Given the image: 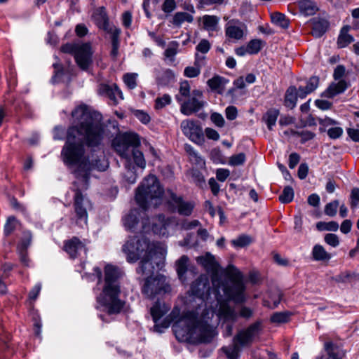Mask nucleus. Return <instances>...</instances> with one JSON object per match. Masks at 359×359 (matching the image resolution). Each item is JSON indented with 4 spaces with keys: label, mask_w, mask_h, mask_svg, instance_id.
<instances>
[{
    "label": "nucleus",
    "mask_w": 359,
    "mask_h": 359,
    "mask_svg": "<svg viewBox=\"0 0 359 359\" xmlns=\"http://www.w3.org/2000/svg\"><path fill=\"white\" fill-rule=\"evenodd\" d=\"M312 256L316 261H329L331 259V255L328 253L320 245H316L312 250Z\"/></svg>",
    "instance_id": "nucleus-35"
},
{
    "label": "nucleus",
    "mask_w": 359,
    "mask_h": 359,
    "mask_svg": "<svg viewBox=\"0 0 359 359\" xmlns=\"http://www.w3.org/2000/svg\"><path fill=\"white\" fill-rule=\"evenodd\" d=\"M194 20L193 16L186 12H177L175 14L172 23L176 26H180L183 22H192Z\"/></svg>",
    "instance_id": "nucleus-43"
},
{
    "label": "nucleus",
    "mask_w": 359,
    "mask_h": 359,
    "mask_svg": "<svg viewBox=\"0 0 359 359\" xmlns=\"http://www.w3.org/2000/svg\"><path fill=\"white\" fill-rule=\"evenodd\" d=\"M211 121L218 127H223L225 123V121L222 114L215 112L210 116Z\"/></svg>",
    "instance_id": "nucleus-62"
},
{
    "label": "nucleus",
    "mask_w": 359,
    "mask_h": 359,
    "mask_svg": "<svg viewBox=\"0 0 359 359\" xmlns=\"http://www.w3.org/2000/svg\"><path fill=\"white\" fill-rule=\"evenodd\" d=\"M200 20L203 22L204 29L208 32L216 31L218 27L219 18L215 15H205Z\"/></svg>",
    "instance_id": "nucleus-32"
},
{
    "label": "nucleus",
    "mask_w": 359,
    "mask_h": 359,
    "mask_svg": "<svg viewBox=\"0 0 359 359\" xmlns=\"http://www.w3.org/2000/svg\"><path fill=\"white\" fill-rule=\"evenodd\" d=\"M191 178L193 182L199 187H202L205 184L203 175L198 170H193L191 171Z\"/></svg>",
    "instance_id": "nucleus-58"
},
{
    "label": "nucleus",
    "mask_w": 359,
    "mask_h": 359,
    "mask_svg": "<svg viewBox=\"0 0 359 359\" xmlns=\"http://www.w3.org/2000/svg\"><path fill=\"white\" fill-rule=\"evenodd\" d=\"M170 223V218H166L163 215H158L153 219L152 226H151L149 218L142 217V232L147 233L152 230L156 234L165 236L168 234V226Z\"/></svg>",
    "instance_id": "nucleus-12"
},
{
    "label": "nucleus",
    "mask_w": 359,
    "mask_h": 359,
    "mask_svg": "<svg viewBox=\"0 0 359 359\" xmlns=\"http://www.w3.org/2000/svg\"><path fill=\"white\" fill-rule=\"evenodd\" d=\"M163 189L154 175H149L144 179L138 187L135 194V201L144 210L150 207L156 208L161 203Z\"/></svg>",
    "instance_id": "nucleus-8"
},
{
    "label": "nucleus",
    "mask_w": 359,
    "mask_h": 359,
    "mask_svg": "<svg viewBox=\"0 0 359 359\" xmlns=\"http://www.w3.org/2000/svg\"><path fill=\"white\" fill-rule=\"evenodd\" d=\"M134 115L139 119L142 123H148L150 121V116L144 111L141 110H135Z\"/></svg>",
    "instance_id": "nucleus-64"
},
{
    "label": "nucleus",
    "mask_w": 359,
    "mask_h": 359,
    "mask_svg": "<svg viewBox=\"0 0 359 359\" xmlns=\"http://www.w3.org/2000/svg\"><path fill=\"white\" fill-rule=\"evenodd\" d=\"M180 104V111L186 116H190L198 112L205 106L203 92L195 89L191 91V95Z\"/></svg>",
    "instance_id": "nucleus-13"
},
{
    "label": "nucleus",
    "mask_w": 359,
    "mask_h": 359,
    "mask_svg": "<svg viewBox=\"0 0 359 359\" xmlns=\"http://www.w3.org/2000/svg\"><path fill=\"white\" fill-rule=\"evenodd\" d=\"M228 83V80L220 76H215L207 81L208 86L212 90L218 93H222L225 85Z\"/></svg>",
    "instance_id": "nucleus-31"
},
{
    "label": "nucleus",
    "mask_w": 359,
    "mask_h": 359,
    "mask_svg": "<svg viewBox=\"0 0 359 359\" xmlns=\"http://www.w3.org/2000/svg\"><path fill=\"white\" fill-rule=\"evenodd\" d=\"M121 31L119 28H111L109 29V34L111 35V50L110 56L116 60L119 55L118 49L120 46V35Z\"/></svg>",
    "instance_id": "nucleus-26"
},
{
    "label": "nucleus",
    "mask_w": 359,
    "mask_h": 359,
    "mask_svg": "<svg viewBox=\"0 0 359 359\" xmlns=\"http://www.w3.org/2000/svg\"><path fill=\"white\" fill-rule=\"evenodd\" d=\"M191 95V87L187 81H184L180 83L179 88V93L175 95V99L181 104L187 98L189 97Z\"/></svg>",
    "instance_id": "nucleus-36"
},
{
    "label": "nucleus",
    "mask_w": 359,
    "mask_h": 359,
    "mask_svg": "<svg viewBox=\"0 0 359 359\" xmlns=\"http://www.w3.org/2000/svg\"><path fill=\"white\" fill-rule=\"evenodd\" d=\"M168 209L172 212H177L182 216L191 215L195 207V203L191 201H187L182 196L177 195L171 190H167L165 194Z\"/></svg>",
    "instance_id": "nucleus-10"
},
{
    "label": "nucleus",
    "mask_w": 359,
    "mask_h": 359,
    "mask_svg": "<svg viewBox=\"0 0 359 359\" xmlns=\"http://www.w3.org/2000/svg\"><path fill=\"white\" fill-rule=\"evenodd\" d=\"M319 79L317 76H311L306 83V86H305L306 89H307V93L313 92L318 86Z\"/></svg>",
    "instance_id": "nucleus-59"
},
{
    "label": "nucleus",
    "mask_w": 359,
    "mask_h": 359,
    "mask_svg": "<svg viewBox=\"0 0 359 359\" xmlns=\"http://www.w3.org/2000/svg\"><path fill=\"white\" fill-rule=\"evenodd\" d=\"M171 102V97L169 95L165 94L155 100V109H161Z\"/></svg>",
    "instance_id": "nucleus-54"
},
{
    "label": "nucleus",
    "mask_w": 359,
    "mask_h": 359,
    "mask_svg": "<svg viewBox=\"0 0 359 359\" xmlns=\"http://www.w3.org/2000/svg\"><path fill=\"white\" fill-rule=\"evenodd\" d=\"M294 190L290 187L287 186L284 188L283 193L279 196V201L282 203H288L294 198Z\"/></svg>",
    "instance_id": "nucleus-46"
},
{
    "label": "nucleus",
    "mask_w": 359,
    "mask_h": 359,
    "mask_svg": "<svg viewBox=\"0 0 359 359\" xmlns=\"http://www.w3.org/2000/svg\"><path fill=\"white\" fill-rule=\"evenodd\" d=\"M137 76L136 73H127L123 75V81L129 89L133 90L137 87Z\"/></svg>",
    "instance_id": "nucleus-47"
},
{
    "label": "nucleus",
    "mask_w": 359,
    "mask_h": 359,
    "mask_svg": "<svg viewBox=\"0 0 359 359\" xmlns=\"http://www.w3.org/2000/svg\"><path fill=\"white\" fill-rule=\"evenodd\" d=\"M326 355H322L317 359H342L344 353L342 350L332 341H327L324 344Z\"/></svg>",
    "instance_id": "nucleus-25"
},
{
    "label": "nucleus",
    "mask_w": 359,
    "mask_h": 359,
    "mask_svg": "<svg viewBox=\"0 0 359 359\" xmlns=\"http://www.w3.org/2000/svg\"><path fill=\"white\" fill-rule=\"evenodd\" d=\"M118 132L115 120L104 119L99 111L91 109V170L104 171L107 168L102 143Z\"/></svg>",
    "instance_id": "nucleus-5"
},
{
    "label": "nucleus",
    "mask_w": 359,
    "mask_h": 359,
    "mask_svg": "<svg viewBox=\"0 0 359 359\" xmlns=\"http://www.w3.org/2000/svg\"><path fill=\"white\" fill-rule=\"evenodd\" d=\"M123 250L127 255V261L130 263L137 262L143 256L137 271L148 277H153L156 268L160 269L166 253L161 244L150 243L144 235L130 238L123 245Z\"/></svg>",
    "instance_id": "nucleus-3"
},
{
    "label": "nucleus",
    "mask_w": 359,
    "mask_h": 359,
    "mask_svg": "<svg viewBox=\"0 0 359 359\" xmlns=\"http://www.w3.org/2000/svg\"><path fill=\"white\" fill-rule=\"evenodd\" d=\"M201 73V69L196 65L192 67H187L184 69V76L189 78H194L198 76Z\"/></svg>",
    "instance_id": "nucleus-57"
},
{
    "label": "nucleus",
    "mask_w": 359,
    "mask_h": 359,
    "mask_svg": "<svg viewBox=\"0 0 359 359\" xmlns=\"http://www.w3.org/2000/svg\"><path fill=\"white\" fill-rule=\"evenodd\" d=\"M94 19L96 25L100 29H102L109 34V29L111 28H118L117 27L111 25L109 22L104 7L102 6L96 9L94 13Z\"/></svg>",
    "instance_id": "nucleus-23"
},
{
    "label": "nucleus",
    "mask_w": 359,
    "mask_h": 359,
    "mask_svg": "<svg viewBox=\"0 0 359 359\" xmlns=\"http://www.w3.org/2000/svg\"><path fill=\"white\" fill-rule=\"evenodd\" d=\"M339 206L338 200H334L325 206L324 212L326 215L330 217H334L337 215V209Z\"/></svg>",
    "instance_id": "nucleus-48"
},
{
    "label": "nucleus",
    "mask_w": 359,
    "mask_h": 359,
    "mask_svg": "<svg viewBox=\"0 0 359 359\" xmlns=\"http://www.w3.org/2000/svg\"><path fill=\"white\" fill-rule=\"evenodd\" d=\"M123 177L124 180L130 184H134L137 180L135 167L132 164L130 160L126 161V162Z\"/></svg>",
    "instance_id": "nucleus-33"
},
{
    "label": "nucleus",
    "mask_w": 359,
    "mask_h": 359,
    "mask_svg": "<svg viewBox=\"0 0 359 359\" xmlns=\"http://www.w3.org/2000/svg\"><path fill=\"white\" fill-rule=\"evenodd\" d=\"M262 328V322L256 321L247 328L238 331L233 337V341L242 348L248 346L252 343L255 337L259 334Z\"/></svg>",
    "instance_id": "nucleus-14"
},
{
    "label": "nucleus",
    "mask_w": 359,
    "mask_h": 359,
    "mask_svg": "<svg viewBox=\"0 0 359 359\" xmlns=\"http://www.w3.org/2000/svg\"><path fill=\"white\" fill-rule=\"evenodd\" d=\"M350 26L346 25L342 27L338 37L337 44L339 48H344L353 41V37L348 34Z\"/></svg>",
    "instance_id": "nucleus-34"
},
{
    "label": "nucleus",
    "mask_w": 359,
    "mask_h": 359,
    "mask_svg": "<svg viewBox=\"0 0 359 359\" xmlns=\"http://www.w3.org/2000/svg\"><path fill=\"white\" fill-rule=\"evenodd\" d=\"M212 316L213 311L201 305L196 311H188L172 325L177 339L194 343L210 341L215 334L208 323Z\"/></svg>",
    "instance_id": "nucleus-2"
},
{
    "label": "nucleus",
    "mask_w": 359,
    "mask_h": 359,
    "mask_svg": "<svg viewBox=\"0 0 359 359\" xmlns=\"http://www.w3.org/2000/svg\"><path fill=\"white\" fill-rule=\"evenodd\" d=\"M141 217H145L143 215H141V212L137 209H133L130 212L123 218V224L124 226L131 231H135L137 230L136 226L138 224V218Z\"/></svg>",
    "instance_id": "nucleus-27"
},
{
    "label": "nucleus",
    "mask_w": 359,
    "mask_h": 359,
    "mask_svg": "<svg viewBox=\"0 0 359 359\" xmlns=\"http://www.w3.org/2000/svg\"><path fill=\"white\" fill-rule=\"evenodd\" d=\"M178 47L179 43L177 41H171L169 43L167 48L164 52L165 58L170 60L172 62L174 61L175 56L177 53Z\"/></svg>",
    "instance_id": "nucleus-44"
},
{
    "label": "nucleus",
    "mask_w": 359,
    "mask_h": 359,
    "mask_svg": "<svg viewBox=\"0 0 359 359\" xmlns=\"http://www.w3.org/2000/svg\"><path fill=\"white\" fill-rule=\"evenodd\" d=\"M73 126L67 130V140L61 151L64 163L74 175L76 189L74 196V210L76 223L81 226H88V212L83 203L88 187L90 161L85 153L86 147H90V109L81 104L72 111Z\"/></svg>",
    "instance_id": "nucleus-1"
},
{
    "label": "nucleus",
    "mask_w": 359,
    "mask_h": 359,
    "mask_svg": "<svg viewBox=\"0 0 359 359\" xmlns=\"http://www.w3.org/2000/svg\"><path fill=\"white\" fill-rule=\"evenodd\" d=\"M251 242V238L246 235H242L239 236L238 238L234 239L231 241L233 246L239 248L245 247L248 245Z\"/></svg>",
    "instance_id": "nucleus-53"
},
{
    "label": "nucleus",
    "mask_w": 359,
    "mask_h": 359,
    "mask_svg": "<svg viewBox=\"0 0 359 359\" xmlns=\"http://www.w3.org/2000/svg\"><path fill=\"white\" fill-rule=\"evenodd\" d=\"M64 248L72 259L81 256V253H83L86 256L87 255L88 249L86 244L83 243L76 237L66 241Z\"/></svg>",
    "instance_id": "nucleus-19"
},
{
    "label": "nucleus",
    "mask_w": 359,
    "mask_h": 359,
    "mask_svg": "<svg viewBox=\"0 0 359 359\" xmlns=\"http://www.w3.org/2000/svg\"><path fill=\"white\" fill-rule=\"evenodd\" d=\"M18 221L14 217H9L4 225V233L6 236L10 235L16 228Z\"/></svg>",
    "instance_id": "nucleus-52"
},
{
    "label": "nucleus",
    "mask_w": 359,
    "mask_h": 359,
    "mask_svg": "<svg viewBox=\"0 0 359 359\" xmlns=\"http://www.w3.org/2000/svg\"><path fill=\"white\" fill-rule=\"evenodd\" d=\"M297 88L294 86H290L286 91L285 97V104L287 107L293 109L297 104Z\"/></svg>",
    "instance_id": "nucleus-38"
},
{
    "label": "nucleus",
    "mask_w": 359,
    "mask_h": 359,
    "mask_svg": "<svg viewBox=\"0 0 359 359\" xmlns=\"http://www.w3.org/2000/svg\"><path fill=\"white\" fill-rule=\"evenodd\" d=\"M359 203V188L354 187L350 194V205L352 209L355 208Z\"/></svg>",
    "instance_id": "nucleus-56"
},
{
    "label": "nucleus",
    "mask_w": 359,
    "mask_h": 359,
    "mask_svg": "<svg viewBox=\"0 0 359 359\" xmlns=\"http://www.w3.org/2000/svg\"><path fill=\"white\" fill-rule=\"evenodd\" d=\"M225 273L231 280V283H224L219 278V284L213 287L217 295H220V290L224 292L228 300H231L236 304H241L245 302V286L243 281L242 273L233 265H229L225 269Z\"/></svg>",
    "instance_id": "nucleus-7"
},
{
    "label": "nucleus",
    "mask_w": 359,
    "mask_h": 359,
    "mask_svg": "<svg viewBox=\"0 0 359 359\" xmlns=\"http://www.w3.org/2000/svg\"><path fill=\"white\" fill-rule=\"evenodd\" d=\"M350 83L344 79L338 82H332L328 88L322 93V96L327 98H332L334 96L344 93L348 87Z\"/></svg>",
    "instance_id": "nucleus-24"
},
{
    "label": "nucleus",
    "mask_w": 359,
    "mask_h": 359,
    "mask_svg": "<svg viewBox=\"0 0 359 359\" xmlns=\"http://www.w3.org/2000/svg\"><path fill=\"white\" fill-rule=\"evenodd\" d=\"M245 154L244 153H239L229 158V164L231 166L241 165L245 163Z\"/></svg>",
    "instance_id": "nucleus-51"
},
{
    "label": "nucleus",
    "mask_w": 359,
    "mask_h": 359,
    "mask_svg": "<svg viewBox=\"0 0 359 359\" xmlns=\"http://www.w3.org/2000/svg\"><path fill=\"white\" fill-rule=\"evenodd\" d=\"M116 153L126 161L133 157L137 166L142 169L146 167V161L143 153L139 149L140 139L135 133H123L116 135L111 143Z\"/></svg>",
    "instance_id": "nucleus-6"
},
{
    "label": "nucleus",
    "mask_w": 359,
    "mask_h": 359,
    "mask_svg": "<svg viewBox=\"0 0 359 359\" xmlns=\"http://www.w3.org/2000/svg\"><path fill=\"white\" fill-rule=\"evenodd\" d=\"M290 315L287 312H276L271 316V321L273 323H284L289 320Z\"/></svg>",
    "instance_id": "nucleus-50"
},
{
    "label": "nucleus",
    "mask_w": 359,
    "mask_h": 359,
    "mask_svg": "<svg viewBox=\"0 0 359 359\" xmlns=\"http://www.w3.org/2000/svg\"><path fill=\"white\" fill-rule=\"evenodd\" d=\"M316 228L319 231H337L339 229V224L334 221L328 222H319L316 224Z\"/></svg>",
    "instance_id": "nucleus-45"
},
{
    "label": "nucleus",
    "mask_w": 359,
    "mask_h": 359,
    "mask_svg": "<svg viewBox=\"0 0 359 359\" xmlns=\"http://www.w3.org/2000/svg\"><path fill=\"white\" fill-rule=\"evenodd\" d=\"M246 32V26L238 21L231 20L225 27L226 36L235 40L241 39Z\"/></svg>",
    "instance_id": "nucleus-22"
},
{
    "label": "nucleus",
    "mask_w": 359,
    "mask_h": 359,
    "mask_svg": "<svg viewBox=\"0 0 359 359\" xmlns=\"http://www.w3.org/2000/svg\"><path fill=\"white\" fill-rule=\"evenodd\" d=\"M170 291V286L166 283L163 276L148 277L145 279L142 287V292L149 299H153L156 294L167 293Z\"/></svg>",
    "instance_id": "nucleus-11"
},
{
    "label": "nucleus",
    "mask_w": 359,
    "mask_h": 359,
    "mask_svg": "<svg viewBox=\"0 0 359 359\" xmlns=\"http://www.w3.org/2000/svg\"><path fill=\"white\" fill-rule=\"evenodd\" d=\"M176 8L175 0H165L162 5V10L167 13H171Z\"/></svg>",
    "instance_id": "nucleus-63"
},
{
    "label": "nucleus",
    "mask_w": 359,
    "mask_h": 359,
    "mask_svg": "<svg viewBox=\"0 0 359 359\" xmlns=\"http://www.w3.org/2000/svg\"><path fill=\"white\" fill-rule=\"evenodd\" d=\"M298 6L300 13L305 16L313 15L318 11L316 3L311 0H300Z\"/></svg>",
    "instance_id": "nucleus-29"
},
{
    "label": "nucleus",
    "mask_w": 359,
    "mask_h": 359,
    "mask_svg": "<svg viewBox=\"0 0 359 359\" xmlns=\"http://www.w3.org/2000/svg\"><path fill=\"white\" fill-rule=\"evenodd\" d=\"M279 115V111L275 109H269L264 116L263 119L267 125L269 130H271L276 125Z\"/></svg>",
    "instance_id": "nucleus-40"
},
{
    "label": "nucleus",
    "mask_w": 359,
    "mask_h": 359,
    "mask_svg": "<svg viewBox=\"0 0 359 359\" xmlns=\"http://www.w3.org/2000/svg\"><path fill=\"white\" fill-rule=\"evenodd\" d=\"M180 126L184 135L193 142H198L202 140L203 130L196 121L189 119L184 120Z\"/></svg>",
    "instance_id": "nucleus-18"
},
{
    "label": "nucleus",
    "mask_w": 359,
    "mask_h": 359,
    "mask_svg": "<svg viewBox=\"0 0 359 359\" xmlns=\"http://www.w3.org/2000/svg\"><path fill=\"white\" fill-rule=\"evenodd\" d=\"M271 22L283 29H287L289 27L290 21L286 16L278 12L273 13L271 14Z\"/></svg>",
    "instance_id": "nucleus-39"
},
{
    "label": "nucleus",
    "mask_w": 359,
    "mask_h": 359,
    "mask_svg": "<svg viewBox=\"0 0 359 359\" xmlns=\"http://www.w3.org/2000/svg\"><path fill=\"white\" fill-rule=\"evenodd\" d=\"M353 278L359 279V274L345 272L338 275L336 277V280L338 282L346 283L351 281Z\"/></svg>",
    "instance_id": "nucleus-55"
},
{
    "label": "nucleus",
    "mask_w": 359,
    "mask_h": 359,
    "mask_svg": "<svg viewBox=\"0 0 359 359\" xmlns=\"http://www.w3.org/2000/svg\"><path fill=\"white\" fill-rule=\"evenodd\" d=\"M324 240L326 243L335 248L339 245V237L334 233H327L325 235Z\"/></svg>",
    "instance_id": "nucleus-60"
},
{
    "label": "nucleus",
    "mask_w": 359,
    "mask_h": 359,
    "mask_svg": "<svg viewBox=\"0 0 359 359\" xmlns=\"http://www.w3.org/2000/svg\"><path fill=\"white\" fill-rule=\"evenodd\" d=\"M97 93L100 95H104L108 97L114 105L117 104L119 100L123 99L121 90L116 84L112 86L104 84L100 85L97 89Z\"/></svg>",
    "instance_id": "nucleus-20"
},
{
    "label": "nucleus",
    "mask_w": 359,
    "mask_h": 359,
    "mask_svg": "<svg viewBox=\"0 0 359 359\" xmlns=\"http://www.w3.org/2000/svg\"><path fill=\"white\" fill-rule=\"evenodd\" d=\"M218 304L217 316L219 319L224 323H234L236 321L238 314L233 308L230 306L227 302L218 299Z\"/></svg>",
    "instance_id": "nucleus-21"
},
{
    "label": "nucleus",
    "mask_w": 359,
    "mask_h": 359,
    "mask_svg": "<svg viewBox=\"0 0 359 359\" xmlns=\"http://www.w3.org/2000/svg\"><path fill=\"white\" fill-rule=\"evenodd\" d=\"M61 51L74 55L78 66L88 70L90 65V43H67L61 46Z\"/></svg>",
    "instance_id": "nucleus-9"
},
{
    "label": "nucleus",
    "mask_w": 359,
    "mask_h": 359,
    "mask_svg": "<svg viewBox=\"0 0 359 359\" xmlns=\"http://www.w3.org/2000/svg\"><path fill=\"white\" fill-rule=\"evenodd\" d=\"M311 22L313 25L311 34L316 38L322 36L329 27L328 21L323 18H313Z\"/></svg>",
    "instance_id": "nucleus-28"
},
{
    "label": "nucleus",
    "mask_w": 359,
    "mask_h": 359,
    "mask_svg": "<svg viewBox=\"0 0 359 359\" xmlns=\"http://www.w3.org/2000/svg\"><path fill=\"white\" fill-rule=\"evenodd\" d=\"M262 41L259 39H253L248 42L247 44V48L248 50V54H257L262 49Z\"/></svg>",
    "instance_id": "nucleus-49"
},
{
    "label": "nucleus",
    "mask_w": 359,
    "mask_h": 359,
    "mask_svg": "<svg viewBox=\"0 0 359 359\" xmlns=\"http://www.w3.org/2000/svg\"><path fill=\"white\" fill-rule=\"evenodd\" d=\"M157 84L161 86H166L175 80V74L170 69L162 71L157 76Z\"/></svg>",
    "instance_id": "nucleus-37"
},
{
    "label": "nucleus",
    "mask_w": 359,
    "mask_h": 359,
    "mask_svg": "<svg viewBox=\"0 0 359 359\" xmlns=\"http://www.w3.org/2000/svg\"><path fill=\"white\" fill-rule=\"evenodd\" d=\"M184 149L189 155L190 161L198 165L204 164V161L196 151L189 144L184 145Z\"/></svg>",
    "instance_id": "nucleus-42"
},
{
    "label": "nucleus",
    "mask_w": 359,
    "mask_h": 359,
    "mask_svg": "<svg viewBox=\"0 0 359 359\" xmlns=\"http://www.w3.org/2000/svg\"><path fill=\"white\" fill-rule=\"evenodd\" d=\"M209 278L206 275H201L191 285L189 293L191 295L199 298L203 302V298L210 290Z\"/></svg>",
    "instance_id": "nucleus-17"
},
{
    "label": "nucleus",
    "mask_w": 359,
    "mask_h": 359,
    "mask_svg": "<svg viewBox=\"0 0 359 359\" xmlns=\"http://www.w3.org/2000/svg\"><path fill=\"white\" fill-rule=\"evenodd\" d=\"M104 285L96 298V308L109 315L118 314L126 310V302L120 298L121 293L120 278L124 273L116 266L107 264L104 269Z\"/></svg>",
    "instance_id": "nucleus-4"
},
{
    "label": "nucleus",
    "mask_w": 359,
    "mask_h": 359,
    "mask_svg": "<svg viewBox=\"0 0 359 359\" xmlns=\"http://www.w3.org/2000/svg\"><path fill=\"white\" fill-rule=\"evenodd\" d=\"M189 261V257L187 255H182L175 262L176 271L179 278L182 282L186 281L185 274L188 269Z\"/></svg>",
    "instance_id": "nucleus-30"
},
{
    "label": "nucleus",
    "mask_w": 359,
    "mask_h": 359,
    "mask_svg": "<svg viewBox=\"0 0 359 359\" xmlns=\"http://www.w3.org/2000/svg\"><path fill=\"white\" fill-rule=\"evenodd\" d=\"M196 262L208 272L212 273V286L217 287L219 284V278L217 276L219 272V264L216 262L214 256L210 253H206L205 255L198 257L196 258Z\"/></svg>",
    "instance_id": "nucleus-16"
},
{
    "label": "nucleus",
    "mask_w": 359,
    "mask_h": 359,
    "mask_svg": "<svg viewBox=\"0 0 359 359\" xmlns=\"http://www.w3.org/2000/svg\"><path fill=\"white\" fill-rule=\"evenodd\" d=\"M170 307L165 303L157 301L150 309V313L155 323L154 330L157 332H163L170 325L169 320H164L161 324L158 321L169 311Z\"/></svg>",
    "instance_id": "nucleus-15"
},
{
    "label": "nucleus",
    "mask_w": 359,
    "mask_h": 359,
    "mask_svg": "<svg viewBox=\"0 0 359 359\" xmlns=\"http://www.w3.org/2000/svg\"><path fill=\"white\" fill-rule=\"evenodd\" d=\"M196 49L198 52L205 54L210 49V43L207 39H202L196 46Z\"/></svg>",
    "instance_id": "nucleus-61"
},
{
    "label": "nucleus",
    "mask_w": 359,
    "mask_h": 359,
    "mask_svg": "<svg viewBox=\"0 0 359 359\" xmlns=\"http://www.w3.org/2000/svg\"><path fill=\"white\" fill-rule=\"evenodd\" d=\"M241 348L242 347L240 346V345L233 341L231 346L223 347L222 351L224 352L228 359H238Z\"/></svg>",
    "instance_id": "nucleus-41"
}]
</instances>
